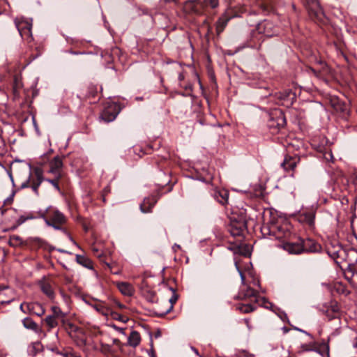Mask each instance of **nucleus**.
I'll list each match as a JSON object with an SVG mask.
<instances>
[{
    "label": "nucleus",
    "mask_w": 357,
    "mask_h": 357,
    "mask_svg": "<svg viewBox=\"0 0 357 357\" xmlns=\"http://www.w3.org/2000/svg\"><path fill=\"white\" fill-rule=\"evenodd\" d=\"M329 310H331V311L334 314L333 316L330 317V319L339 318V307L337 304L332 305L331 308Z\"/></svg>",
    "instance_id": "40"
},
{
    "label": "nucleus",
    "mask_w": 357,
    "mask_h": 357,
    "mask_svg": "<svg viewBox=\"0 0 357 357\" xmlns=\"http://www.w3.org/2000/svg\"><path fill=\"white\" fill-rule=\"evenodd\" d=\"M300 243L285 242L282 245H316V243L311 238H301Z\"/></svg>",
    "instance_id": "28"
},
{
    "label": "nucleus",
    "mask_w": 357,
    "mask_h": 357,
    "mask_svg": "<svg viewBox=\"0 0 357 357\" xmlns=\"http://www.w3.org/2000/svg\"><path fill=\"white\" fill-rule=\"evenodd\" d=\"M247 228L246 215L241 213L239 215L233 213L230 217V224L229 225V231L233 236H241L243 235Z\"/></svg>",
    "instance_id": "3"
},
{
    "label": "nucleus",
    "mask_w": 357,
    "mask_h": 357,
    "mask_svg": "<svg viewBox=\"0 0 357 357\" xmlns=\"http://www.w3.org/2000/svg\"><path fill=\"white\" fill-rule=\"evenodd\" d=\"M120 112L119 106L114 102H108L105 106L100 113V119L106 122L113 121Z\"/></svg>",
    "instance_id": "7"
},
{
    "label": "nucleus",
    "mask_w": 357,
    "mask_h": 357,
    "mask_svg": "<svg viewBox=\"0 0 357 357\" xmlns=\"http://www.w3.org/2000/svg\"><path fill=\"white\" fill-rule=\"evenodd\" d=\"M253 247H229V249L236 255H241L245 257H250Z\"/></svg>",
    "instance_id": "19"
},
{
    "label": "nucleus",
    "mask_w": 357,
    "mask_h": 357,
    "mask_svg": "<svg viewBox=\"0 0 357 357\" xmlns=\"http://www.w3.org/2000/svg\"><path fill=\"white\" fill-rule=\"evenodd\" d=\"M51 310L52 312V315L56 317V318H63L66 316L65 313H63L58 306H52Z\"/></svg>",
    "instance_id": "37"
},
{
    "label": "nucleus",
    "mask_w": 357,
    "mask_h": 357,
    "mask_svg": "<svg viewBox=\"0 0 357 357\" xmlns=\"http://www.w3.org/2000/svg\"><path fill=\"white\" fill-rule=\"evenodd\" d=\"M19 33L21 37L23 38V40L27 41L28 43H30L33 40L31 29H28L26 30L22 31Z\"/></svg>",
    "instance_id": "34"
},
{
    "label": "nucleus",
    "mask_w": 357,
    "mask_h": 357,
    "mask_svg": "<svg viewBox=\"0 0 357 357\" xmlns=\"http://www.w3.org/2000/svg\"><path fill=\"white\" fill-rule=\"evenodd\" d=\"M3 139L0 137V150L1 149V148L3 146Z\"/></svg>",
    "instance_id": "55"
},
{
    "label": "nucleus",
    "mask_w": 357,
    "mask_h": 357,
    "mask_svg": "<svg viewBox=\"0 0 357 357\" xmlns=\"http://www.w3.org/2000/svg\"><path fill=\"white\" fill-rule=\"evenodd\" d=\"M110 326L112 328H113L114 330H116V331H118L122 334H124V329L123 328L118 327L115 324H111Z\"/></svg>",
    "instance_id": "46"
},
{
    "label": "nucleus",
    "mask_w": 357,
    "mask_h": 357,
    "mask_svg": "<svg viewBox=\"0 0 357 357\" xmlns=\"http://www.w3.org/2000/svg\"><path fill=\"white\" fill-rule=\"evenodd\" d=\"M300 162V158L295 155L294 156L287 155L284 157L283 162L281 163V167L287 172H294L297 164Z\"/></svg>",
    "instance_id": "14"
},
{
    "label": "nucleus",
    "mask_w": 357,
    "mask_h": 357,
    "mask_svg": "<svg viewBox=\"0 0 357 357\" xmlns=\"http://www.w3.org/2000/svg\"><path fill=\"white\" fill-rule=\"evenodd\" d=\"M229 20V18H228L227 17H226L225 15L221 16L218 19V20L216 22V32L218 35L224 31Z\"/></svg>",
    "instance_id": "25"
},
{
    "label": "nucleus",
    "mask_w": 357,
    "mask_h": 357,
    "mask_svg": "<svg viewBox=\"0 0 357 357\" xmlns=\"http://www.w3.org/2000/svg\"><path fill=\"white\" fill-rule=\"evenodd\" d=\"M169 183V179L168 178H167V179H165V181H164V182H162V183H159L160 185H165L167 184H168Z\"/></svg>",
    "instance_id": "52"
},
{
    "label": "nucleus",
    "mask_w": 357,
    "mask_h": 357,
    "mask_svg": "<svg viewBox=\"0 0 357 357\" xmlns=\"http://www.w3.org/2000/svg\"><path fill=\"white\" fill-rule=\"evenodd\" d=\"M334 314L331 311V310H326V316L328 317V319H330V317L333 316Z\"/></svg>",
    "instance_id": "51"
},
{
    "label": "nucleus",
    "mask_w": 357,
    "mask_h": 357,
    "mask_svg": "<svg viewBox=\"0 0 357 357\" xmlns=\"http://www.w3.org/2000/svg\"><path fill=\"white\" fill-rule=\"evenodd\" d=\"M178 296L174 293L169 300V307L167 310H166L165 314H167L170 312V310L173 308V305L176 302Z\"/></svg>",
    "instance_id": "41"
},
{
    "label": "nucleus",
    "mask_w": 357,
    "mask_h": 357,
    "mask_svg": "<svg viewBox=\"0 0 357 357\" xmlns=\"http://www.w3.org/2000/svg\"><path fill=\"white\" fill-rule=\"evenodd\" d=\"M33 124H34L35 128H37V124L36 123V120H35L34 117L33 118Z\"/></svg>",
    "instance_id": "59"
},
{
    "label": "nucleus",
    "mask_w": 357,
    "mask_h": 357,
    "mask_svg": "<svg viewBox=\"0 0 357 357\" xmlns=\"http://www.w3.org/2000/svg\"><path fill=\"white\" fill-rule=\"evenodd\" d=\"M43 181V172L39 167L33 169V175L30 174L29 178L22 183L21 188L31 187L36 195H38V188Z\"/></svg>",
    "instance_id": "5"
},
{
    "label": "nucleus",
    "mask_w": 357,
    "mask_h": 357,
    "mask_svg": "<svg viewBox=\"0 0 357 357\" xmlns=\"http://www.w3.org/2000/svg\"><path fill=\"white\" fill-rule=\"evenodd\" d=\"M229 193L226 189H219L214 191V198L222 205H225L228 203Z\"/></svg>",
    "instance_id": "18"
},
{
    "label": "nucleus",
    "mask_w": 357,
    "mask_h": 357,
    "mask_svg": "<svg viewBox=\"0 0 357 357\" xmlns=\"http://www.w3.org/2000/svg\"><path fill=\"white\" fill-rule=\"evenodd\" d=\"M27 307V302H24L20 305V310L24 314H27L26 309Z\"/></svg>",
    "instance_id": "45"
},
{
    "label": "nucleus",
    "mask_w": 357,
    "mask_h": 357,
    "mask_svg": "<svg viewBox=\"0 0 357 357\" xmlns=\"http://www.w3.org/2000/svg\"><path fill=\"white\" fill-rule=\"evenodd\" d=\"M23 326L29 330H31L36 333L40 332L38 325L30 317H26L22 321Z\"/></svg>",
    "instance_id": "22"
},
{
    "label": "nucleus",
    "mask_w": 357,
    "mask_h": 357,
    "mask_svg": "<svg viewBox=\"0 0 357 357\" xmlns=\"http://www.w3.org/2000/svg\"><path fill=\"white\" fill-rule=\"evenodd\" d=\"M178 81H179V84L181 83L182 81H183L185 79V75L183 73H180L178 74Z\"/></svg>",
    "instance_id": "50"
},
{
    "label": "nucleus",
    "mask_w": 357,
    "mask_h": 357,
    "mask_svg": "<svg viewBox=\"0 0 357 357\" xmlns=\"http://www.w3.org/2000/svg\"><path fill=\"white\" fill-rule=\"evenodd\" d=\"M26 312L29 314H35L38 317H41L45 313V310L40 303L30 302L27 303Z\"/></svg>",
    "instance_id": "15"
},
{
    "label": "nucleus",
    "mask_w": 357,
    "mask_h": 357,
    "mask_svg": "<svg viewBox=\"0 0 357 357\" xmlns=\"http://www.w3.org/2000/svg\"><path fill=\"white\" fill-rule=\"evenodd\" d=\"M15 23L19 32L32 29V23L26 20H15Z\"/></svg>",
    "instance_id": "26"
},
{
    "label": "nucleus",
    "mask_w": 357,
    "mask_h": 357,
    "mask_svg": "<svg viewBox=\"0 0 357 357\" xmlns=\"http://www.w3.org/2000/svg\"><path fill=\"white\" fill-rule=\"evenodd\" d=\"M82 342L83 344H85V342L84 340H82Z\"/></svg>",
    "instance_id": "62"
},
{
    "label": "nucleus",
    "mask_w": 357,
    "mask_h": 357,
    "mask_svg": "<svg viewBox=\"0 0 357 357\" xmlns=\"http://www.w3.org/2000/svg\"><path fill=\"white\" fill-rule=\"evenodd\" d=\"M31 243H36L37 245H43L45 244V242L40 238H33V241H31Z\"/></svg>",
    "instance_id": "44"
},
{
    "label": "nucleus",
    "mask_w": 357,
    "mask_h": 357,
    "mask_svg": "<svg viewBox=\"0 0 357 357\" xmlns=\"http://www.w3.org/2000/svg\"><path fill=\"white\" fill-rule=\"evenodd\" d=\"M43 218L47 225L53 227L54 229L61 231L73 243L75 244L66 227L68 219L63 213L55 208L49 207Z\"/></svg>",
    "instance_id": "1"
},
{
    "label": "nucleus",
    "mask_w": 357,
    "mask_h": 357,
    "mask_svg": "<svg viewBox=\"0 0 357 357\" xmlns=\"http://www.w3.org/2000/svg\"><path fill=\"white\" fill-rule=\"evenodd\" d=\"M307 351H316L324 356V353L321 352L317 347V343L314 341H311L309 343L302 344L298 351V354H301L302 353Z\"/></svg>",
    "instance_id": "20"
},
{
    "label": "nucleus",
    "mask_w": 357,
    "mask_h": 357,
    "mask_svg": "<svg viewBox=\"0 0 357 357\" xmlns=\"http://www.w3.org/2000/svg\"><path fill=\"white\" fill-rule=\"evenodd\" d=\"M236 309L243 313H249L255 310L256 307L251 304H239L236 306Z\"/></svg>",
    "instance_id": "32"
},
{
    "label": "nucleus",
    "mask_w": 357,
    "mask_h": 357,
    "mask_svg": "<svg viewBox=\"0 0 357 357\" xmlns=\"http://www.w3.org/2000/svg\"><path fill=\"white\" fill-rule=\"evenodd\" d=\"M284 250L290 255H301L304 252H326L328 255L336 260L342 258L344 247H282Z\"/></svg>",
    "instance_id": "2"
},
{
    "label": "nucleus",
    "mask_w": 357,
    "mask_h": 357,
    "mask_svg": "<svg viewBox=\"0 0 357 357\" xmlns=\"http://www.w3.org/2000/svg\"><path fill=\"white\" fill-rule=\"evenodd\" d=\"M116 286L118 289L124 296H130L135 292L133 287L130 283L126 282H117Z\"/></svg>",
    "instance_id": "21"
},
{
    "label": "nucleus",
    "mask_w": 357,
    "mask_h": 357,
    "mask_svg": "<svg viewBox=\"0 0 357 357\" xmlns=\"http://www.w3.org/2000/svg\"><path fill=\"white\" fill-rule=\"evenodd\" d=\"M93 307L97 312L105 317L109 316L111 311V309L105 306L103 303L95 304Z\"/></svg>",
    "instance_id": "29"
},
{
    "label": "nucleus",
    "mask_w": 357,
    "mask_h": 357,
    "mask_svg": "<svg viewBox=\"0 0 357 357\" xmlns=\"http://www.w3.org/2000/svg\"><path fill=\"white\" fill-rule=\"evenodd\" d=\"M306 8L312 20L314 21L323 20L324 13L317 0H306Z\"/></svg>",
    "instance_id": "10"
},
{
    "label": "nucleus",
    "mask_w": 357,
    "mask_h": 357,
    "mask_svg": "<svg viewBox=\"0 0 357 357\" xmlns=\"http://www.w3.org/2000/svg\"><path fill=\"white\" fill-rule=\"evenodd\" d=\"M112 343L114 344H116L117 345V344H119L120 343V341H119V340L115 338V339L112 340Z\"/></svg>",
    "instance_id": "54"
},
{
    "label": "nucleus",
    "mask_w": 357,
    "mask_h": 357,
    "mask_svg": "<svg viewBox=\"0 0 357 357\" xmlns=\"http://www.w3.org/2000/svg\"><path fill=\"white\" fill-rule=\"evenodd\" d=\"M282 222L280 223L279 221L276 222H271L270 226V231L276 235L277 238H287L290 234L291 225L286 220H281Z\"/></svg>",
    "instance_id": "8"
},
{
    "label": "nucleus",
    "mask_w": 357,
    "mask_h": 357,
    "mask_svg": "<svg viewBox=\"0 0 357 357\" xmlns=\"http://www.w3.org/2000/svg\"><path fill=\"white\" fill-rule=\"evenodd\" d=\"M298 330L299 331H301V332H302V333H303L306 334V335H308L309 337H310V338H311V339H312V338H313V337H312V336L310 333H308L307 332H306V331H303V330H301V329H298Z\"/></svg>",
    "instance_id": "53"
},
{
    "label": "nucleus",
    "mask_w": 357,
    "mask_h": 357,
    "mask_svg": "<svg viewBox=\"0 0 357 357\" xmlns=\"http://www.w3.org/2000/svg\"><path fill=\"white\" fill-rule=\"evenodd\" d=\"M63 177H59L58 176H54V178H52V179H50V178H47L46 181L47 182H49L50 183H51L54 188L58 191V192H60L61 191V189H60V187H59V181Z\"/></svg>",
    "instance_id": "36"
},
{
    "label": "nucleus",
    "mask_w": 357,
    "mask_h": 357,
    "mask_svg": "<svg viewBox=\"0 0 357 357\" xmlns=\"http://www.w3.org/2000/svg\"><path fill=\"white\" fill-rule=\"evenodd\" d=\"M86 96L89 98H96L98 96V89L96 86L91 85L87 89Z\"/></svg>",
    "instance_id": "35"
},
{
    "label": "nucleus",
    "mask_w": 357,
    "mask_h": 357,
    "mask_svg": "<svg viewBox=\"0 0 357 357\" xmlns=\"http://www.w3.org/2000/svg\"><path fill=\"white\" fill-rule=\"evenodd\" d=\"M344 275L345 278L351 282V280L356 278L357 271L351 266V264H349L348 268L344 272Z\"/></svg>",
    "instance_id": "30"
},
{
    "label": "nucleus",
    "mask_w": 357,
    "mask_h": 357,
    "mask_svg": "<svg viewBox=\"0 0 357 357\" xmlns=\"http://www.w3.org/2000/svg\"><path fill=\"white\" fill-rule=\"evenodd\" d=\"M315 215L316 212L312 208L302 210L297 214L296 219L299 222L306 225L310 229L313 230L315 227Z\"/></svg>",
    "instance_id": "9"
},
{
    "label": "nucleus",
    "mask_w": 357,
    "mask_h": 357,
    "mask_svg": "<svg viewBox=\"0 0 357 357\" xmlns=\"http://www.w3.org/2000/svg\"><path fill=\"white\" fill-rule=\"evenodd\" d=\"M204 5L211 8H215L219 5V0H204Z\"/></svg>",
    "instance_id": "42"
},
{
    "label": "nucleus",
    "mask_w": 357,
    "mask_h": 357,
    "mask_svg": "<svg viewBox=\"0 0 357 357\" xmlns=\"http://www.w3.org/2000/svg\"><path fill=\"white\" fill-rule=\"evenodd\" d=\"M273 23L268 20H264L257 24L255 29L252 31V36L260 40L264 37H272L275 34Z\"/></svg>",
    "instance_id": "4"
},
{
    "label": "nucleus",
    "mask_w": 357,
    "mask_h": 357,
    "mask_svg": "<svg viewBox=\"0 0 357 357\" xmlns=\"http://www.w3.org/2000/svg\"><path fill=\"white\" fill-rule=\"evenodd\" d=\"M56 319L57 318L56 317L51 314L46 317L44 321L50 328H53L58 326V321Z\"/></svg>",
    "instance_id": "33"
},
{
    "label": "nucleus",
    "mask_w": 357,
    "mask_h": 357,
    "mask_svg": "<svg viewBox=\"0 0 357 357\" xmlns=\"http://www.w3.org/2000/svg\"><path fill=\"white\" fill-rule=\"evenodd\" d=\"M180 86L183 87L186 91L191 92L192 91V86L190 84L183 85L182 83H181Z\"/></svg>",
    "instance_id": "43"
},
{
    "label": "nucleus",
    "mask_w": 357,
    "mask_h": 357,
    "mask_svg": "<svg viewBox=\"0 0 357 357\" xmlns=\"http://www.w3.org/2000/svg\"><path fill=\"white\" fill-rule=\"evenodd\" d=\"M109 315H110L112 319L120 321L123 323H126L128 320V319L127 317H123L116 312H113L112 310H111Z\"/></svg>",
    "instance_id": "38"
},
{
    "label": "nucleus",
    "mask_w": 357,
    "mask_h": 357,
    "mask_svg": "<svg viewBox=\"0 0 357 357\" xmlns=\"http://www.w3.org/2000/svg\"><path fill=\"white\" fill-rule=\"evenodd\" d=\"M33 216L31 214L27 215H22L19 217V218L17 220L16 222L18 225H20L23 224L24 222H26L28 220L33 219Z\"/></svg>",
    "instance_id": "39"
},
{
    "label": "nucleus",
    "mask_w": 357,
    "mask_h": 357,
    "mask_svg": "<svg viewBox=\"0 0 357 357\" xmlns=\"http://www.w3.org/2000/svg\"><path fill=\"white\" fill-rule=\"evenodd\" d=\"M342 259L349 261V264H352L357 262V250L354 247H344Z\"/></svg>",
    "instance_id": "17"
},
{
    "label": "nucleus",
    "mask_w": 357,
    "mask_h": 357,
    "mask_svg": "<svg viewBox=\"0 0 357 357\" xmlns=\"http://www.w3.org/2000/svg\"><path fill=\"white\" fill-rule=\"evenodd\" d=\"M236 298L245 301L248 300L251 302H255L259 305H261V301H263V303L265 301V298H261L257 291L250 287L246 286H243L241 289L240 291L236 296Z\"/></svg>",
    "instance_id": "6"
},
{
    "label": "nucleus",
    "mask_w": 357,
    "mask_h": 357,
    "mask_svg": "<svg viewBox=\"0 0 357 357\" xmlns=\"http://www.w3.org/2000/svg\"><path fill=\"white\" fill-rule=\"evenodd\" d=\"M158 197L156 195H151L144 199L140 204V209L143 213H149L158 202Z\"/></svg>",
    "instance_id": "16"
},
{
    "label": "nucleus",
    "mask_w": 357,
    "mask_h": 357,
    "mask_svg": "<svg viewBox=\"0 0 357 357\" xmlns=\"http://www.w3.org/2000/svg\"><path fill=\"white\" fill-rule=\"evenodd\" d=\"M98 250L97 248H96L93 249V251H94V252H98Z\"/></svg>",
    "instance_id": "61"
},
{
    "label": "nucleus",
    "mask_w": 357,
    "mask_h": 357,
    "mask_svg": "<svg viewBox=\"0 0 357 357\" xmlns=\"http://www.w3.org/2000/svg\"><path fill=\"white\" fill-rule=\"evenodd\" d=\"M140 341L141 337L139 333L135 331H132L128 339V344L132 347H136L139 344Z\"/></svg>",
    "instance_id": "24"
},
{
    "label": "nucleus",
    "mask_w": 357,
    "mask_h": 357,
    "mask_svg": "<svg viewBox=\"0 0 357 357\" xmlns=\"http://www.w3.org/2000/svg\"><path fill=\"white\" fill-rule=\"evenodd\" d=\"M16 297L15 291L9 287H0V307L10 303Z\"/></svg>",
    "instance_id": "13"
},
{
    "label": "nucleus",
    "mask_w": 357,
    "mask_h": 357,
    "mask_svg": "<svg viewBox=\"0 0 357 357\" xmlns=\"http://www.w3.org/2000/svg\"><path fill=\"white\" fill-rule=\"evenodd\" d=\"M240 275H241V280L243 282L244 281V275L241 271H240Z\"/></svg>",
    "instance_id": "58"
},
{
    "label": "nucleus",
    "mask_w": 357,
    "mask_h": 357,
    "mask_svg": "<svg viewBox=\"0 0 357 357\" xmlns=\"http://www.w3.org/2000/svg\"><path fill=\"white\" fill-rule=\"evenodd\" d=\"M42 291L51 300L55 297L54 291L49 283L43 282L40 285Z\"/></svg>",
    "instance_id": "27"
},
{
    "label": "nucleus",
    "mask_w": 357,
    "mask_h": 357,
    "mask_svg": "<svg viewBox=\"0 0 357 357\" xmlns=\"http://www.w3.org/2000/svg\"><path fill=\"white\" fill-rule=\"evenodd\" d=\"M113 301H114V305H115L117 307H119V309H121V310H122V309L126 308V306H125L123 304L121 303L119 301H116V300H114Z\"/></svg>",
    "instance_id": "47"
},
{
    "label": "nucleus",
    "mask_w": 357,
    "mask_h": 357,
    "mask_svg": "<svg viewBox=\"0 0 357 357\" xmlns=\"http://www.w3.org/2000/svg\"><path fill=\"white\" fill-rule=\"evenodd\" d=\"M322 346L324 347L325 349V353H326V355L327 356H329V346L328 344H326V343H323L322 344Z\"/></svg>",
    "instance_id": "49"
},
{
    "label": "nucleus",
    "mask_w": 357,
    "mask_h": 357,
    "mask_svg": "<svg viewBox=\"0 0 357 357\" xmlns=\"http://www.w3.org/2000/svg\"><path fill=\"white\" fill-rule=\"evenodd\" d=\"M286 117L281 109H275L272 112L268 121L269 128L280 129L284 128L286 126Z\"/></svg>",
    "instance_id": "11"
},
{
    "label": "nucleus",
    "mask_w": 357,
    "mask_h": 357,
    "mask_svg": "<svg viewBox=\"0 0 357 357\" xmlns=\"http://www.w3.org/2000/svg\"><path fill=\"white\" fill-rule=\"evenodd\" d=\"M192 351L196 354V355L199 356V357H201V356L199 355L198 351L197 349L194 348V347H192Z\"/></svg>",
    "instance_id": "56"
},
{
    "label": "nucleus",
    "mask_w": 357,
    "mask_h": 357,
    "mask_svg": "<svg viewBox=\"0 0 357 357\" xmlns=\"http://www.w3.org/2000/svg\"><path fill=\"white\" fill-rule=\"evenodd\" d=\"M76 261L82 265V266L88 268V269H93V265L92 261L88 258L85 255H75Z\"/></svg>",
    "instance_id": "23"
},
{
    "label": "nucleus",
    "mask_w": 357,
    "mask_h": 357,
    "mask_svg": "<svg viewBox=\"0 0 357 357\" xmlns=\"http://www.w3.org/2000/svg\"><path fill=\"white\" fill-rule=\"evenodd\" d=\"M183 10L186 13H199L196 3L192 1H188L185 2L183 6Z\"/></svg>",
    "instance_id": "31"
},
{
    "label": "nucleus",
    "mask_w": 357,
    "mask_h": 357,
    "mask_svg": "<svg viewBox=\"0 0 357 357\" xmlns=\"http://www.w3.org/2000/svg\"><path fill=\"white\" fill-rule=\"evenodd\" d=\"M50 169L49 173L52 174L54 176H58L59 177H63L64 172L63 171V160L62 158L57 155L55 156L49 162Z\"/></svg>",
    "instance_id": "12"
},
{
    "label": "nucleus",
    "mask_w": 357,
    "mask_h": 357,
    "mask_svg": "<svg viewBox=\"0 0 357 357\" xmlns=\"http://www.w3.org/2000/svg\"><path fill=\"white\" fill-rule=\"evenodd\" d=\"M149 298L148 299L151 301V302H153L155 301V292L153 291H149Z\"/></svg>",
    "instance_id": "48"
},
{
    "label": "nucleus",
    "mask_w": 357,
    "mask_h": 357,
    "mask_svg": "<svg viewBox=\"0 0 357 357\" xmlns=\"http://www.w3.org/2000/svg\"><path fill=\"white\" fill-rule=\"evenodd\" d=\"M234 245H236V244H235ZM238 245H245V246H247L248 245H247V244H241V243H240V244H238Z\"/></svg>",
    "instance_id": "60"
},
{
    "label": "nucleus",
    "mask_w": 357,
    "mask_h": 357,
    "mask_svg": "<svg viewBox=\"0 0 357 357\" xmlns=\"http://www.w3.org/2000/svg\"><path fill=\"white\" fill-rule=\"evenodd\" d=\"M58 251L60 252H63V253L67 252L64 249H61V248H59Z\"/></svg>",
    "instance_id": "57"
}]
</instances>
